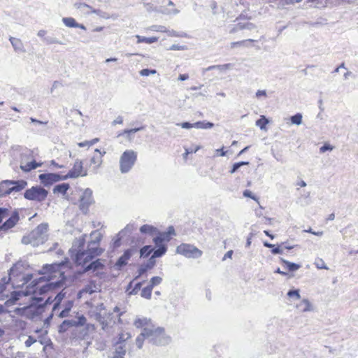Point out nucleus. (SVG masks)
I'll list each match as a JSON object with an SVG mask.
<instances>
[{
	"label": "nucleus",
	"instance_id": "f257e3e1",
	"mask_svg": "<svg viewBox=\"0 0 358 358\" xmlns=\"http://www.w3.org/2000/svg\"><path fill=\"white\" fill-rule=\"evenodd\" d=\"M48 223H41L32 230L27 236H24L21 240L22 244L31 245L37 247L43 244L48 240Z\"/></svg>",
	"mask_w": 358,
	"mask_h": 358
},
{
	"label": "nucleus",
	"instance_id": "f03ea898",
	"mask_svg": "<svg viewBox=\"0 0 358 358\" xmlns=\"http://www.w3.org/2000/svg\"><path fill=\"white\" fill-rule=\"evenodd\" d=\"M103 252L104 249L87 243L86 250H78L75 254H72L71 256L73 257L76 264L84 266L95 257L101 255Z\"/></svg>",
	"mask_w": 358,
	"mask_h": 358
},
{
	"label": "nucleus",
	"instance_id": "7ed1b4c3",
	"mask_svg": "<svg viewBox=\"0 0 358 358\" xmlns=\"http://www.w3.org/2000/svg\"><path fill=\"white\" fill-rule=\"evenodd\" d=\"M145 331L148 333V342L152 345L164 346L171 341V336L166 334L164 327L155 325L152 328H145Z\"/></svg>",
	"mask_w": 358,
	"mask_h": 358
},
{
	"label": "nucleus",
	"instance_id": "20e7f679",
	"mask_svg": "<svg viewBox=\"0 0 358 358\" xmlns=\"http://www.w3.org/2000/svg\"><path fill=\"white\" fill-rule=\"evenodd\" d=\"M137 160V152L133 150H125L120 158V170L122 173L131 171Z\"/></svg>",
	"mask_w": 358,
	"mask_h": 358
},
{
	"label": "nucleus",
	"instance_id": "39448f33",
	"mask_svg": "<svg viewBox=\"0 0 358 358\" xmlns=\"http://www.w3.org/2000/svg\"><path fill=\"white\" fill-rule=\"evenodd\" d=\"M48 191L40 185L33 186L24 192V197L29 201L42 202L45 200Z\"/></svg>",
	"mask_w": 358,
	"mask_h": 358
},
{
	"label": "nucleus",
	"instance_id": "423d86ee",
	"mask_svg": "<svg viewBox=\"0 0 358 358\" xmlns=\"http://www.w3.org/2000/svg\"><path fill=\"white\" fill-rule=\"evenodd\" d=\"M14 312L17 315L26 316L27 318L33 320L41 315L44 312V310L41 306H32L30 304L28 306L16 308Z\"/></svg>",
	"mask_w": 358,
	"mask_h": 358
},
{
	"label": "nucleus",
	"instance_id": "0eeeda50",
	"mask_svg": "<svg viewBox=\"0 0 358 358\" xmlns=\"http://www.w3.org/2000/svg\"><path fill=\"white\" fill-rule=\"evenodd\" d=\"M176 253L183 255L187 258L193 259L199 258L203 254L202 251L196 246L187 243H181L177 246Z\"/></svg>",
	"mask_w": 358,
	"mask_h": 358
},
{
	"label": "nucleus",
	"instance_id": "6e6552de",
	"mask_svg": "<svg viewBox=\"0 0 358 358\" xmlns=\"http://www.w3.org/2000/svg\"><path fill=\"white\" fill-rule=\"evenodd\" d=\"M87 319L84 315H79L77 320H64L58 327L59 334H64L69 330V328L75 327H83L86 324Z\"/></svg>",
	"mask_w": 358,
	"mask_h": 358
},
{
	"label": "nucleus",
	"instance_id": "1a4fd4ad",
	"mask_svg": "<svg viewBox=\"0 0 358 358\" xmlns=\"http://www.w3.org/2000/svg\"><path fill=\"white\" fill-rule=\"evenodd\" d=\"M79 208L84 214H87L90 206L94 203L92 190L90 188H86L79 200Z\"/></svg>",
	"mask_w": 358,
	"mask_h": 358
},
{
	"label": "nucleus",
	"instance_id": "9d476101",
	"mask_svg": "<svg viewBox=\"0 0 358 358\" xmlns=\"http://www.w3.org/2000/svg\"><path fill=\"white\" fill-rule=\"evenodd\" d=\"M94 319L99 322L101 325V329L104 331H108L110 324L113 322V324H116V321L114 319L113 313H96L94 314Z\"/></svg>",
	"mask_w": 358,
	"mask_h": 358
},
{
	"label": "nucleus",
	"instance_id": "9b49d317",
	"mask_svg": "<svg viewBox=\"0 0 358 358\" xmlns=\"http://www.w3.org/2000/svg\"><path fill=\"white\" fill-rule=\"evenodd\" d=\"M38 179L45 187H50L57 182L66 180L64 176L57 173H41L38 176Z\"/></svg>",
	"mask_w": 358,
	"mask_h": 358
},
{
	"label": "nucleus",
	"instance_id": "f8f14e48",
	"mask_svg": "<svg viewBox=\"0 0 358 358\" xmlns=\"http://www.w3.org/2000/svg\"><path fill=\"white\" fill-rule=\"evenodd\" d=\"M64 176L66 180L69 178H76L79 176H87V171L83 170V162L80 159H76L74 162L73 168L69 170L67 174Z\"/></svg>",
	"mask_w": 358,
	"mask_h": 358
},
{
	"label": "nucleus",
	"instance_id": "ddd939ff",
	"mask_svg": "<svg viewBox=\"0 0 358 358\" xmlns=\"http://www.w3.org/2000/svg\"><path fill=\"white\" fill-rule=\"evenodd\" d=\"M20 220V215L17 210L12 212L10 216L1 224H0V231H8L13 228Z\"/></svg>",
	"mask_w": 358,
	"mask_h": 358
},
{
	"label": "nucleus",
	"instance_id": "4468645a",
	"mask_svg": "<svg viewBox=\"0 0 358 358\" xmlns=\"http://www.w3.org/2000/svg\"><path fill=\"white\" fill-rule=\"evenodd\" d=\"M157 235L153 238L152 241L156 243L169 242L172 239V236L176 235V231L173 226H169L167 231L160 232L157 231Z\"/></svg>",
	"mask_w": 358,
	"mask_h": 358
},
{
	"label": "nucleus",
	"instance_id": "2eb2a0df",
	"mask_svg": "<svg viewBox=\"0 0 358 358\" xmlns=\"http://www.w3.org/2000/svg\"><path fill=\"white\" fill-rule=\"evenodd\" d=\"M68 259H66V261H62L59 263H53L51 264H45L43 266L42 269L39 271V274H47V273H53L59 271L61 272V268L65 267L66 264L68 263Z\"/></svg>",
	"mask_w": 358,
	"mask_h": 358
},
{
	"label": "nucleus",
	"instance_id": "dca6fc26",
	"mask_svg": "<svg viewBox=\"0 0 358 358\" xmlns=\"http://www.w3.org/2000/svg\"><path fill=\"white\" fill-rule=\"evenodd\" d=\"M134 252L135 249L134 248H128L125 250L123 255L117 259L115 264L116 269L120 271L124 266H125L128 263V260L130 259Z\"/></svg>",
	"mask_w": 358,
	"mask_h": 358
},
{
	"label": "nucleus",
	"instance_id": "f3484780",
	"mask_svg": "<svg viewBox=\"0 0 358 358\" xmlns=\"http://www.w3.org/2000/svg\"><path fill=\"white\" fill-rule=\"evenodd\" d=\"M94 152L95 154L90 159V165H94L92 170L94 173H96L103 162L102 157L106 154V152H101L98 148L95 149Z\"/></svg>",
	"mask_w": 358,
	"mask_h": 358
},
{
	"label": "nucleus",
	"instance_id": "a211bd4d",
	"mask_svg": "<svg viewBox=\"0 0 358 358\" xmlns=\"http://www.w3.org/2000/svg\"><path fill=\"white\" fill-rule=\"evenodd\" d=\"M146 128V125H141L138 127H134L131 129H126L120 132L117 136H124L125 138L129 141H132L134 138V134L145 130Z\"/></svg>",
	"mask_w": 358,
	"mask_h": 358
},
{
	"label": "nucleus",
	"instance_id": "6ab92c4d",
	"mask_svg": "<svg viewBox=\"0 0 358 358\" xmlns=\"http://www.w3.org/2000/svg\"><path fill=\"white\" fill-rule=\"evenodd\" d=\"M27 262L18 261L13 265V266L8 270V275L15 276H19L23 271V269L28 266Z\"/></svg>",
	"mask_w": 358,
	"mask_h": 358
},
{
	"label": "nucleus",
	"instance_id": "aec40b11",
	"mask_svg": "<svg viewBox=\"0 0 358 358\" xmlns=\"http://www.w3.org/2000/svg\"><path fill=\"white\" fill-rule=\"evenodd\" d=\"M156 264V259L152 257H150L145 264H143L140 266L138 269V275L135 277V279L140 278L148 270L152 269Z\"/></svg>",
	"mask_w": 358,
	"mask_h": 358
},
{
	"label": "nucleus",
	"instance_id": "412c9836",
	"mask_svg": "<svg viewBox=\"0 0 358 358\" xmlns=\"http://www.w3.org/2000/svg\"><path fill=\"white\" fill-rule=\"evenodd\" d=\"M83 266V273H87V271H96L99 269H103L105 267L104 264L101 262V259H96L94 261L91 262L87 265Z\"/></svg>",
	"mask_w": 358,
	"mask_h": 358
},
{
	"label": "nucleus",
	"instance_id": "4be33fe9",
	"mask_svg": "<svg viewBox=\"0 0 358 358\" xmlns=\"http://www.w3.org/2000/svg\"><path fill=\"white\" fill-rule=\"evenodd\" d=\"M153 243L155 244V248L151 257L156 259V258L162 257L166 253L168 247L164 243Z\"/></svg>",
	"mask_w": 358,
	"mask_h": 358
},
{
	"label": "nucleus",
	"instance_id": "5701e85b",
	"mask_svg": "<svg viewBox=\"0 0 358 358\" xmlns=\"http://www.w3.org/2000/svg\"><path fill=\"white\" fill-rule=\"evenodd\" d=\"M256 28V25L251 22H238L234 24V27L230 30V33L233 34L243 29L252 30Z\"/></svg>",
	"mask_w": 358,
	"mask_h": 358
},
{
	"label": "nucleus",
	"instance_id": "b1692460",
	"mask_svg": "<svg viewBox=\"0 0 358 358\" xmlns=\"http://www.w3.org/2000/svg\"><path fill=\"white\" fill-rule=\"evenodd\" d=\"M66 279H67V278H66L64 272H60L59 280L54 281V282H48L50 290L52 291V290H55V289L62 287L65 284Z\"/></svg>",
	"mask_w": 358,
	"mask_h": 358
},
{
	"label": "nucleus",
	"instance_id": "393cba45",
	"mask_svg": "<svg viewBox=\"0 0 358 358\" xmlns=\"http://www.w3.org/2000/svg\"><path fill=\"white\" fill-rule=\"evenodd\" d=\"M134 324L136 328H141L143 329L147 327L152 328L153 326H155L151 319H148L147 317L136 319L134 322Z\"/></svg>",
	"mask_w": 358,
	"mask_h": 358
},
{
	"label": "nucleus",
	"instance_id": "a878e982",
	"mask_svg": "<svg viewBox=\"0 0 358 358\" xmlns=\"http://www.w3.org/2000/svg\"><path fill=\"white\" fill-rule=\"evenodd\" d=\"M10 180H4L0 182V198L10 194L12 192Z\"/></svg>",
	"mask_w": 358,
	"mask_h": 358
},
{
	"label": "nucleus",
	"instance_id": "bb28decb",
	"mask_svg": "<svg viewBox=\"0 0 358 358\" xmlns=\"http://www.w3.org/2000/svg\"><path fill=\"white\" fill-rule=\"evenodd\" d=\"M9 41L12 45L14 50L16 52L23 53V52H26L24 45L20 39L13 37V36H10Z\"/></svg>",
	"mask_w": 358,
	"mask_h": 358
},
{
	"label": "nucleus",
	"instance_id": "cd10ccee",
	"mask_svg": "<svg viewBox=\"0 0 358 358\" xmlns=\"http://www.w3.org/2000/svg\"><path fill=\"white\" fill-rule=\"evenodd\" d=\"M62 22L68 27L80 28L83 30L86 29V27L84 24L78 23L76 20L71 17H63Z\"/></svg>",
	"mask_w": 358,
	"mask_h": 358
},
{
	"label": "nucleus",
	"instance_id": "c85d7f7f",
	"mask_svg": "<svg viewBox=\"0 0 358 358\" xmlns=\"http://www.w3.org/2000/svg\"><path fill=\"white\" fill-rule=\"evenodd\" d=\"M10 185L12 192H20L24 189L27 185V182L24 180H10Z\"/></svg>",
	"mask_w": 358,
	"mask_h": 358
},
{
	"label": "nucleus",
	"instance_id": "c756f323",
	"mask_svg": "<svg viewBox=\"0 0 358 358\" xmlns=\"http://www.w3.org/2000/svg\"><path fill=\"white\" fill-rule=\"evenodd\" d=\"M280 262L283 264V266L289 272H295L301 268V264L290 262L282 257L280 258Z\"/></svg>",
	"mask_w": 358,
	"mask_h": 358
},
{
	"label": "nucleus",
	"instance_id": "7c9ffc66",
	"mask_svg": "<svg viewBox=\"0 0 358 358\" xmlns=\"http://www.w3.org/2000/svg\"><path fill=\"white\" fill-rule=\"evenodd\" d=\"M42 163L36 162L34 159L23 165L20 164V169L25 173L29 172L41 166Z\"/></svg>",
	"mask_w": 358,
	"mask_h": 358
},
{
	"label": "nucleus",
	"instance_id": "2f4dec72",
	"mask_svg": "<svg viewBox=\"0 0 358 358\" xmlns=\"http://www.w3.org/2000/svg\"><path fill=\"white\" fill-rule=\"evenodd\" d=\"M70 188V185L69 183L63 182L55 185L53 188V192L55 194H61L62 195H65L67 193V191Z\"/></svg>",
	"mask_w": 358,
	"mask_h": 358
},
{
	"label": "nucleus",
	"instance_id": "473e14b6",
	"mask_svg": "<svg viewBox=\"0 0 358 358\" xmlns=\"http://www.w3.org/2000/svg\"><path fill=\"white\" fill-rule=\"evenodd\" d=\"M85 245V235H83V236L79 237L78 238H76L73 241L72 249L75 248L76 252L78 250H84Z\"/></svg>",
	"mask_w": 358,
	"mask_h": 358
},
{
	"label": "nucleus",
	"instance_id": "72a5a7b5",
	"mask_svg": "<svg viewBox=\"0 0 358 358\" xmlns=\"http://www.w3.org/2000/svg\"><path fill=\"white\" fill-rule=\"evenodd\" d=\"M139 231L143 234L153 235L157 233V229L152 225L143 224L140 227Z\"/></svg>",
	"mask_w": 358,
	"mask_h": 358
},
{
	"label": "nucleus",
	"instance_id": "f704fd0d",
	"mask_svg": "<svg viewBox=\"0 0 358 358\" xmlns=\"http://www.w3.org/2000/svg\"><path fill=\"white\" fill-rule=\"evenodd\" d=\"M131 338V335L130 333H120L117 335V340L114 341L113 345H118L124 344V342H126L127 340Z\"/></svg>",
	"mask_w": 358,
	"mask_h": 358
},
{
	"label": "nucleus",
	"instance_id": "c9c22d12",
	"mask_svg": "<svg viewBox=\"0 0 358 358\" xmlns=\"http://www.w3.org/2000/svg\"><path fill=\"white\" fill-rule=\"evenodd\" d=\"M154 248L151 245H147L143 246L140 249V257L147 258L151 253H153Z\"/></svg>",
	"mask_w": 358,
	"mask_h": 358
},
{
	"label": "nucleus",
	"instance_id": "e433bc0d",
	"mask_svg": "<svg viewBox=\"0 0 358 358\" xmlns=\"http://www.w3.org/2000/svg\"><path fill=\"white\" fill-rule=\"evenodd\" d=\"M145 339L148 341V333L145 331V328H144L143 330H142V332L137 336L136 339V343L138 348H142L143 342Z\"/></svg>",
	"mask_w": 358,
	"mask_h": 358
},
{
	"label": "nucleus",
	"instance_id": "4c0bfd02",
	"mask_svg": "<svg viewBox=\"0 0 358 358\" xmlns=\"http://www.w3.org/2000/svg\"><path fill=\"white\" fill-rule=\"evenodd\" d=\"M194 128L196 129H208L213 128L214 127V124L213 122L203 120L194 123Z\"/></svg>",
	"mask_w": 358,
	"mask_h": 358
},
{
	"label": "nucleus",
	"instance_id": "58836bf2",
	"mask_svg": "<svg viewBox=\"0 0 358 358\" xmlns=\"http://www.w3.org/2000/svg\"><path fill=\"white\" fill-rule=\"evenodd\" d=\"M91 237L93 238V239L88 242L89 244L99 246V244L102 238V235L100 232L98 231H94L91 234Z\"/></svg>",
	"mask_w": 358,
	"mask_h": 358
},
{
	"label": "nucleus",
	"instance_id": "ea45409f",
	"mask_svg": "<svg viewBox=\"0 0 358 358\" xmlns=\"http://www.w3.org/2000/svg\"><path fill=\"white\" fill-rule=\"evenodd\" d=\"M136 37L137 38V43H148V44H151V43H155V42H157L158 41V38L155 37V36L145 37V36H142L136 35Z\"/></svg>",
	"mask_w": 358,
	"mask_h": 358
},
{
	"label": "nucleus",
	"instance_id": "a19ab883",
	"mask_svg": "<svg viewBox=\"0 0 358 358\" xmlns=\"http://www.w3.org/2000/svg\"><path fill=\"white\" fill-rule=\"evenodd\" d=\"M310 306L311 305L309 301L306 299H304L299 305H297V308L302 312H306L310 310Z\"/></svg>",
	"mask_w": 358,
	"mask_h": 358
},
{
	"label": "nucleus",
	"instance_id": "79ce46f5",
	"mask_svg": "<svg viewBox=\"0 0 358 358\" xmlns=\"http://www.w3.org/2000/svg\"><path fill=\"white\" fill-rule=\"evenodd\" d=\"M72 308V301H68L67 304H66L65 308L59 313L58 316L60 318L66 317L69 312Z\"/></svg>",
	"mask_w": 358,
	"mask_h": 358
},
{
	"label": "nucleus",
	"instance_id": "37998d69",
	"mask_svg": "<svg viewBox=\"0 0 358 358\" xmlns=\"http://www.w3.org/2000/svg\"><path fill=\"white\" fill-rule=\"evenodd\" d=\"M46 45H52V44H60L64 45V43L60 41H59L57 38L50 36H46V37H44V41Z\"/></svg>",
	"mask_w": 358,
	"mask_h": 358
},
{
	"label": "nucleus",
	"instance_id": "c03bdc74",
	"mask_svg": "<svg viewBox=\"0 0 358 358\" xmlns=\"http://www.w3.org/2000/svg\"><path fill=\"white\" fill-rule=\"evenodd\" d=\"M249 164H250L249 162H244V161L236 162L232 165V166L229 172L231 174H233V173H236L241 166H245V165H249Z\"/></svg>",
	"mask_w": 358,
	"mask_h": 358
},
{
	"label": "nucleus",
	"instance_id": "a18cd8bd",
	"mask_svg": "<svg viewBox=\"0 0 358 358\" xmlns=\"http://www.w3.org/2000/svg\"><path fill=\"white\" fill-rule=\"evenodd\" d=\"M152 288L148 285L141 290V296L143 298L150 299L152 296Z\"/></svg>",
	"mask_w": 358,
	"mask_h": 358
},
{
	"label": "nucleus",
	"instance_id": "49530a36",
	"mask_svg": "<svg viewBox=\"0 0 358 358\" xmlns=\"http://www.w3.org/2000/svg\"><path fill=\"white\" fill-rule=\"evenodd\" d=\"M302 115L299 113H297L290 117V121L293 124L299 125L302 123Z\"/></svg>",
	"mask_w": 358,
	"mask_h": 358
},
{
	"label": "nucleus",
	"instance_id": "de8ad7c7",
	"mask_svg": "<svg viewBox=\"0 0 358 358\" xmlns=\"http://www.w3.org/2000/svg\"><path fill=\"white\" fill-rule=\"evenodd\" d=\"M268 123V119L264 115H262L261 117L256 121V125L259 127L261 129H266V125Z\"/></svg>",
	"mask_w": 358,
	"mask_h": 358
},
{
	"label": "nucleus",
	"instance_id": "09e8293b",
	"mask_svg": "<svg viewBox=\"0 0 358 358\" xmlns=\"http://www.w3.org/2000/svg\"><path fill=\"white\" fill-rule=\"evenodd\" d=\"M22 295V292L20 291H13L10 293V300L15 304L20 299Z\"/></svg>",
	"mask_w": 358,
	"mask_h": 358
},
{
	"label": "nucleus",
	"instance_id": "8fccbe9b",
	"mask_svg": "<svg viewBox=\"0 0 358 358\" xmlns=\"http://www.w3.org/2000/svg\"><path fill=\"white\" fill-rule=\"evenodd\" d=\"M286 242L281 243L280 245H274L273 247L271 248V253L273 255H281L283 253V249L281 248L283 245H285Z\"/></svg>",
	"mask_w": 358,
	"mask_h": 358
},
{
	"label": "nucleus",
	"instance_id": "3c124183",
	"mask_svg": "<svg viewBox=\"0 0 358 358\" xmlns=\"http://www.w3.org/2000/svg\"><path fill=\"white\" fill-rule=\"evenodd\" d=\"M134 229V224H129L123 229H122L119 232L120 235L122 234L123 236H124L127 234H130L133 231Z\"/></svg>",
	"mask_w": 358,
	"mask_h": 358
},
{
	"label": "nucleus",
	"instance_id": "603ef678",
	"mask_svg": "<svg viewBox=\"0 0 358 358\" xmlns=\"http://www.w3.org/2000/svg\"><path fill=\"white\" fill-rule=\"evenodd\" d=\"M123 237L124 236L122 234L120 235V233L116 235V237L113 240L112 243V247L113 249H116L121 245V241Z\"/></svg>",
	"mask_w": 358,
	"mask_h": 358
},
{
	"label": "nucleus",
	"instance_id": "864d4df0",
	"mask_svg": "<svg viewBox=\"0 0 358 358\" xmlns=\"http://www.w3.org/2000/svg\"><path fill=\"white\" fill-rule=\"evenodd\" d=\"M162 282V278L159 276H154L151 278L149 285L153 289L154 287L159 285Z\"/></svg>",
	"mask_w": 358,
	"mask_h": 358
},
{
	"label": "nucleus",
	"instance_id": "5fc2aeb1",
	"mask_svg": "<svg viewBox=\"0 0 358 358\" xmlns=\"http://www.w3.org/2000/svg\"><path fill=\"white\" fill-rule=\"evenodd\" d=\"M314 264L318 269H328L324 260L321 258L316 259Z\"/></svg>",
	"mask_w": 358,
	"mask_h": 358
},
{
	"label": "nucleus",
	"instance_id": "6e6d98bb",
	"mask_svg": "<svg viewBox=\"0 0 358 358\" xmlns=\"http://www.w3.org/2000/svg\"><path fill=\"white\" fill-rule=\"evenodd\" d=\"M157 71L155 69H143L139 71L141 76H148L151 74H155Z\"/></svg>",
	"mask_w": 358,
	"mask_h": 358
},
{
	"label": "nucleus",
	"instance_id": "4d7b16f0",
	"mask_svg": "<svg viewBox=\"0 0 358 358\" xmlns=\"http://www.w3.org/2000/svg\"><path fill=\"white\" fill-rule=\"evenodd\" d=\"M287 295L290 298L295 297L296 299H299L301 297L299 289H289Z\"/></svg>",
	"mask_w": 358,
	"mask_h": 358
},
{
	"label": "nucleus",
	"instance_id": "13d9d810",
	"mask_svg": "<svg viewBox=\"0 0 358 358\" xmlns=\"http://www.w3.org/2000/svg\"><path fill=\"white\" fill-rule=\"evenodd\" d=\"M253 41H254L252 39H248V40H243V41H236V42H232L230 44V47H231V48H234L236 47H239V46L243 45L247 42H253Z\"/></svg>",
	"mask_w": 358,
	"mask_h": 358
},
{
	"label": "nucleus",
	"instance_id": "bf43d9fd",
	"mask_svg": "<svg viewBox=\"0 0 358 358\" xmlns=\"http://www.w3.org/2000/svg\"><path fill=\"white\" fill-rule=\"evenodd\" d=\"M115 346H116V348L115 350L114 353L125 355V354H126V349H125V345L124 344L118 345H115Z\"/></svg>",
	"mask_w": 358,
	"mask_h": 358
},
{
	"label": "nucleus",
	"instance_id": "052dcab7",
	"mask_svg": "<svg viewBox=\"0 0 358 358\" xmlns=\"http://www.w3.org/2000/svg\"><path fill=\"white\" fill-rule=\"evenodd\" d=\"M9 214V210L6 208L0 207V223Z\"/></svg>",
	"mask_w": 358,
	"mask_h": 358
},
{
	"label": "nucleus",
	"instance_id": "680f3d73",
	"mask_svg": "<svg viewBox=\"0 0 358 358\" xmlns=\"http://www.w3.org/2000/svg\"><path fill=\"white\" fill-rule=\"evenodd\" d=\"M333 149H334V146H332L331 145H330L328 143H325L322 146L320 147V152L324 153L327 151H331V150H333Z\"/></svg>",
	"mask_w": 358,
	"mask_h": 358
},
{
	"label": "nucleus",
	"instance_id": "e2e57ef3",
	"mask_svg": "<svg viewBox=\"0 0 358 358\" xmlns=\"http://www.w3.org/2000/svg\"><path fill=\"white\" fill-rule=\"evenodd\" d=\"M50 291H51V290L49 287V285H48V283H46L45 285H44L38 288V292L39 294L43 295Z\"/></svg>",
	"mask_w": 358,
	"mask_h": 358
},
{
	"label": "nucleus",
	"instance_id": "0e129e2a",
	"mask_svg": "<svg viewBox=\"0 0 358 358\" xmlns=\"http://www.w3.org/2000/svg\"><path fill=\"white\" fill-rule=\"evenodd\" d=\"M169 50H187V45H180L178 44H173Z\"/></svg>",
	"mask_w": 358,
	"mask_h": 358
},
{
	"label": "nucleus",
	"instance_id": "69168bd1",
	"mask_svg": "<svg viewBox=\"0 0 358 358\" xmlns=\"http://www.w3.org/2000/svg\"><path fill=\"white\" fill-rule=\"evenodd\" d=\"M145 281H141V282H138L135 284L132 291L131 292L130 294H136L138 293V292L141 289L143 284L144 283Z\"/></svg>",
	"mask_w": 358,
	"mask_h": 358
},
{
	"label": "nucleus",
	"instance_id": "338daca9",
	"mask_svg": "<svg viewBox=\"0 0 358 358\" xmlns=\"http://www.w3.org/2000/svg\"><path fill=\"white\" fill-rule=\"evenodd\" d=\"M243 195L245 197L250 198V199H253L255 201H257V199H258L257 197L255 195H254L252 194V192L250 190H249V189L244 190L243 192Z\"/></svg>",
	"mask_w": 358,
	"mask_h": 358
},
{
	"label": "nucleus",
	"instance_id": "774afa93",
	"mask_svg": "<svg viewBox=\"0 0 358 358\" xmlns=\"http://www.w3.org/2000/svg\"><path fill=\"white\" fill-rule=\"evenodd\" d=\"M43 299L41 297H34L32 298V301L31 302V305L32 306H43Z\"/></svg>",
	"mask_w": 358,
	"mask_h": 358
}]
</instances>
